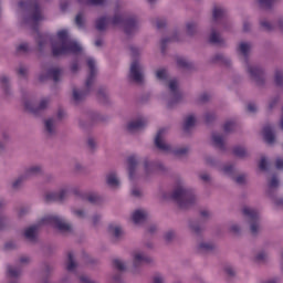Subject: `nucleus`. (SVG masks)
Wrapping results in <instances>:
<instances>
[{
  "mask_svg": "<svg viewBox=\"0 0 283 283\" xmlns=\"http://www.w3.org/2000/svg\"><path fill=\"white\" fill-rule=\"evenodd\" d=\"M40 227H53L54 229H59L61 233H70L72 232V224L65 222V220L56 214L44 216L38 224L31 226L24 230V237L30 242H34L36 240V235H39Z\"/></svg>",
  "mask_w": 283,
  "mask_h": 283,
  "instance_id": "nucleus-1",
  "label": "nucleus"
},
{
  "mask_svg": "<svg viewBox=\"0 0 283 283\" xmlns=\"http://www.w3.org/2000/svg\"><path fill=\"white\" fill-rule=\"evenodd\" d=\"M51 45L54 56L83 52V46L78 42L70 39V34L65 29L57 31L56 36L51 40Z\"/></svg>",
  "mask_w": 283,
  "mask_h": 283,
  "instance_id": "nucleus-2",
  "label": "nucleus"
},
{
  "mask_svg": "<svg viewBox=\"0 0 283 283\" xmlns=\"http://www.w3.org/2000/svg\"><path fill=\"white\" fill-rule=\"evenodd\" d=\"M239 52L242 56V62L244 67L251 78L256 85H262L264 83V69L260 65L249 61V53L251 52V43L241 42L239 44Z\"/></svg>",
  "mask_w": 283,
  "mask_h": 283,
  "instance_id": "nucleus-3",
  "label": "nucleus"
},
{
  "mask_svg": "<svg viewBox=\"0 0 283 283\" xmlns=\"http://www.w3.org/2000/svg\"><path fill=\"white\" fill-rule=\"evenodd\" d=\"M109 24L113 25L114 28L123 25L127 34H134V32H137L139 28L138 19L133 18V19L124 20L123 15L115 14L111 21L107 20V18L98 19L96 21V29L99 30V32H103V30H105V28H107V25Z\"/></svg>",
  "mask_w": 283,
  "mask_h": 283,
  "instance_id": "nucleus-4",
  "label": "nucleus"
},
{
  "mask_svg": "<svg viewBox=\"0 0 283 283\" xmlns=\"http://www.w3.org/2000/svg\"><path fill=\"white\" fill-rule=\"evenodd\" d=\"M156 78L158 82H160L163 85L168 87L170 97L175 103L177 101H180V85L178 84V80L176 78H169V74L167 73V70L165 69H158L156 71Z\"/></svg>",
  "mask_w": 283,
  "mask_h": 283,
  "instance_id": "nucleus-5",
  "label": "nucleus"
},
{
  "mask_svg": "<svg viewBox=\"0 0 283 283\" xmlns=\"http://www.w3.org/2000/svg\"><path fill=\"white\" fill-rule=\"evenodd\" d=\"M86 63L90 69V75L85 82V91H81L77 88L73 90V99L75 101V103H80V101H83V98H85V96H87V94H90V91L92 90V86L94 85V78L96 76V60L88 57Z\"/></svg>",
  "mask_w": 283,
  "mask_h": 283,
  "instance_id": "nucleus-6",
  "label": "nucleus"
},
{
  "mask_svg": "<svg viewBox=\"0 0 283 283\" xmlns=\"http://www.w3.org/2000/svg\"><path fill=\"white\" fill-rule=\"evenodd\" d=\"M165 136H167V129L163 128L159 129L156 137H155V146L157 149L160 151H164V154H175V156H185L189 151V148L187 147H181L178 149L171 148V145H169L165 140Z\"/></svg>",
  "mask_w": 283,
  "mask_h": 283,
  "instance_id": "nucleus-7",
  "label": "nucleus"
},
{
  "mask_svg": "<svg viewBox=\"0 0 283 283\" xmlns=\"http://www.w3.org/2000/svg\"><path fill=\"white\" fill-rule=\"evenodd\" d=\"M172 199L176 200L180 207H185V205L193 202L196 196H193V192L187 188L185 181H179L172 191Z\"/></svg>",
  "mask_w": 283,
  "mask_h": 283,
  "instance_id": "nucleus-8",
  "label": "nucleus"
},
{
  "mask_svg": "<svg viewBox=\"0 0 283 283\" xmlns=\"http://www.w3.org/2000/svg\"><path fill=\"white\" fill-rule=\"evenodd\" d=\"M242 213L247 222L250 224L251 233L253 235H255V233H260L262 227L260 226V212L258 209L245 206L242 208Z\"/></svg>",
  "mask_w": 283,
  "mask_h": 283,
  "instance_id": "nucleus-9",
  "label": "nucleus"
},
{
  "mask_svg": "<svg viewBox=\"0 0 283 283\" xmlns=\"http://www.w3.org/2000/svg\"><path fill=\"white\" fill-rule=\"evenodd\" d=\"M128 76L132 81H135V83H143V81H145V66H143L140 60H134L130 63Z\"/></svg>",
  "mask_w": 283,
  "mask_h": 283,
  "instance_id": "nucleus-10",
  "label": "nucleus"
},
{
  "mask_svg": "<svg viewBox=\"0 0 283 283\" xmlns=\"http://www.w3.org/2000/svg\"><path fill=\"white\" fill-rule=\"evenodd\" d=\"M24 107L28 112H32L33 114L43 112V109H48L50 107V98L43 97L40 99L38 105H34V102L28 99L24 102Z\"/></svg>",
  "mask_w": 283,
  "mask_h": 283,
  "instance_id": "nucleus-11",
  "label": "nucleus"
},
{
  "mask_svg": "<svg viewBox=\"0 0 283 283\" xmlns=\"http://www.w3.org/2000/svg\"><path fill=\"white\" fill-rule=\"evenodd\" d=\"M132 260L134 266H140V264H151V262H154V260L143 250L133 251Z\"/></svg>",
  "mask_w": 283,
  "mask_h": 283,
  "instance_id": "nucleus-12",
  "label": "nucleus"
},
{
  "mask_svg": "<svg viewBox=\"0 0 283 283\" xmlns=\"http://www.w3.org/2000/svg\"><path fill=\"white\" fill-rule=\"evenodd\" d=\"M127 165L129 180H136L140 176L138 172V158L136 156L128 157Z\"/></svg>",
  "mask_w": 283,
  "mask_h": 283,
  "instance_id": "nucleus-13",
  "label": "nucleus"
},
{
  "mask_svg": "<svg viewBox=\"0 0 283 283\" xmlns=\"http://www.w3.org/2000/svg\"><path fill=\"white\" fill-rule=\"evenodd\" d=\"M31 17L25 20V23L31 25V28H34L36 23L40 21H43V14L41 13V9H39L38 6H31L30 7Z\"/></svg>",
  "mask_w": 283,
  "mask_h": 283,
  "instance_id": "nucleus-14",
  "label": "nucleus"
},
{
  "mask_svg": "<svg viewBox=\"0 0 283 283\" xmlns=\"http://www.w3.org/2000/svg\"><path fill=\"white\" fill-rule=\"evenodd\" d=\"M259 25L261 30H264L265 32H271V30H275V28L283 30V19L277 20L276 23H271L266 18H261L259 20Z\"/></svg>",
  "mask_w": 283,
  "mask_h": 283,
  "instance_id": "nucleus-15",
  "label": "nucleus"
},
{
  "mask_svg": "<svg viewBox=\"0 0 283 283\" xmlns=\"http://www.w3.org/2000/svg\"><path fill=\"white\" fill-rule=\"evenodd\" d=\"M147 123H148L147 118L140 116L128 122L126 125V129L127 132H130V134H133V132H138V129H143V127H145Z\"/></svg>",
  "mask_w": 283,
  "mask_h": 283,
  "instance_id": "nucleus-16",
  "label": "nucleus"
},
{
  "mask_svg": "<svg viewBox=\"0 0 283 283\" xmlns=\"http://www.w3.org/2000/svg\"><path fill=\"white\" fill-rule=\"evenodd\" d=\"M156 169H163V165H158L156 161L145 160L142 176L149 178V176L156 172Z\"/></svg>",
  "mask_w": 283,
  "mask_h": 283,
  "instance_id": "nucleus-17",
  "label": "nucleus"
},
{
  "mask_svg": "<svg viewBox=\"0 0 283 283\" xmlns=\"http://www.w3.org/2000/svg\"><path fill=\"white\" fill-rule=\"evenodd\" d=\"M106 185L111 189H118L120 187V178L116 171H111L106 175Z\"/></svg>",
  "mask_w": 283,
  "mask_h": 283,
  "instance_id": "nucleus-18",
  "label": "nucleus"
},
{
  "mask_svg": "<svg viewBox=\"0 0 283 283\" xmlns=\"http://www.w3.org/2000/svg\"><path fill=\"white\" fill-rule=\"evenodd\" d=\"M213 249H216V243L213 241L201 240L197 244V251H199V253H209L213 251Z\"/></svg>",
  "mask_w": 283,
  "mask_h": 283,
  "instance_id": "nucleus-19",
  "label": "nucleus"
},
{
  "mask_svg": "<svg viewBox=\"0 0 283 283\" xmlns=\"http://www.w3.org/2000/svg\"><path fill=\"white\" fill-rule=\"evenodd\" d=\"M147 216H149V213L146 210H135L132 214V220L134 224H143V222L147 220Z\"/></svg>",
  "mask_w": 283,
  "mask_h": 283,
  "instance_id": "nucleus-20",
  "label": "nucleus"
},
{
  "mask_svg": "<svg viewBox=\"0 0 283 283\" xmlns=\"http://www.w3.org/2000/svg\"><path fill=\"white\" fill-rule=\"evenodd\" d=\"M67 187L62 188L59 192H48L46 200H63L67 196Z\"/></svg>",
  "mask_w": 283,
  "mask_h": 283,
  "instance_id": "nucleus-21",
  "label": "nucleus"
},
{
  "mask_svg": "<svg viewBox=\"0 0 283 283\" xmlns=\"http://www.w3.org/2000/svg\"><path fill=\"white\" fill-rule=\"evenodd\" d=\"M263 138L268 145H273V143H275V134H273V128L271 126H265L263 128Z\"/></svg>",
  "mask_w": 283,
  "mask_h": 283,
  "instance_id": "nucleus-22",
  "label": "nucleus"
},
{
  "mask_svg": "<svg viewBox=\"0 0 283 283\" xmlns=\"http://www.w3.org/2000/svg\"><path fill=\"white\" fill-rule=\"evenodd\" d=\"M43 168L39 165L31 166L27 168L24 171V178H32L34 176H39V174H42Z\"/></svg>",
  "mask_w": 283,
  "mask_h": 283,
  "instance_id": "nucleus-23",
  "label": "nucleus"
},
{
  "mask_svg": "<svg viewBox=\"0 0 283 283\" xmlns=\"http://www.w3.org/2000/svg\"><path fill=\"white\" fill-rule=\"evenodd\" d=\"M108 231L111 233V235H114L116 240H118L119 238H123V227L116 224V223H112L108 227Z\"/></svg>",
  "mask_w": 283,
  "mask_h": 283,
  "instance_id": "nucleus-24",
  "label": "nucleus"
},
{
  "mask_svg": "<svg viewBox=\"0 0 283 283\" xmlns=\"http://www.w3.org/2000/svg\"><path fill=\"white\" fill-rule=\"evenodd\" d=\"M45 132L49 136L56 134V122L53 118H49L44 122Z\"/></svg>",
  "mask_w": 283,
  "mask_h": 283,
  "instance_id": "nucleus-25",
  "label": "nucleus"
},
{
  "mask_svg": "<svg viewBox=\"0 0 283 283\" xmlns=\"http://www.w3.org/2000/svg\"><path fill=\"white\" fill-rule=\"evenodd\" d=\"M212 15L214 21H222V19L227 17V10H224L222 7H216L213 9Z\"/></svg>",
  "mask_w": 283,
  "mask_h": 283,
  "instance_id": "nucleus-26",
  "label": "nucleus"
},
{
  "mask_svg": "<svg viewBox=\"0 0 283 283\" xmlns=\"http://www.w3.org/2000/svg\"><path fill=\"white\" fill-rule=\"evenodd\" d=\"M196 32H198V22L196 21H189L186 23V33L189 36H193V34H196Z\"/></svg>",
  "mask_w": 283,
  "mask_h": 283,
  "instance_id": "nucleus-27",
  "label": "nucleus"
},
{
  "mask_svg": "<svg viewBox=\"0 0 283 283\" xmlns=\"http://www.w3.org/2000/svg\"><path fill=\"white\" fill-rule=\"evenodd\" d=\"M197 123L196 115H188L185 119L184 128L189 132L191 127H195Z\"/></svg>",
  "mask_w": 283,
  "mask_h": 283,
  "instance_id": "nucleus-28",
  "label": "nucleus"
},
{
  "mask_svg": "<svg viewBox=\"0 0 283 283\" xmlns=\"http://www.w3.org/2000/svg\"><path fill=\"white\" fill-rule=\"evenodd\" d=\"M212 143L214 147L222 148L224 146V137L222 135L216 133L212 135Z\"/></svg>",
  "mask_w": 283,
  "mask_h": 283,
  "instance_id": "nucleus-29",
  "label": "nucleus"
},
{
  "mask_svg": "<svg viewBox=\"0 0 283 283\" xmlns=\"http://www.w3.org/2000/svg\"><path fill=\"white\" fill-rule=\"evenodd\" d=\"M233 154L234 156H238V158H247V156H249V151H247V148L243 146H235Z\"/></svg>",
  "mask_w": 283,
  "mask_h": 283,
  "instance_id": "nucleus-30",
  "label": "nucleus"
},
{
  "mask_svg": "<svg viewBox=\"0 0 283 283\" xmlns=\"http://www.w3.org/2000/svg\"><path fill=\"white\" fill-rule=\"evenodd\" d=\"M7 274L9 277H19V275H21V269L14 265H9L7 268Z\"/></svg>",
  "mask_w": 283,
  "mask_h": 283,
  "instance_id": "nucleus-31",
  "label": "nucleus"
},
{
  "mask_svg": "<svg viewBox=\"0 0 283 283\" xmlns=\"http://www.w3.org/2000/svg\"><path fill=\"white\" fill-rule=\"evenodd\" d=\"M48 77L53 78V81H59L61 78V70L60 69H51L48 71Z\"/></svg>",
  "mask_w": 283,
  "mask_h": 283,
  "instance_id": "nucleus-32",
  "label": "nucleus"
},
{
  "mask_svg": "<svg viewBox=\"0 0 283 283\" xmlns=\"http://www.w3.org/2000/svg\"><path fill=\"white\" fill-rule=\"evenodd\" d=\"M66 269L67 271H74V269H76V262L74 261V254L72 252H70L67 255Z\"/></svg>",
  "mask_w": 283,
  "mask_h": 283,
  "instance_id": "nucleus-33",
  "label": "nucleus"
},
{
  "mask_svg": "<svg viewBox=\"0 0 283 283\" xmlns=\"http://www.w3.org/2000/svg\"><path fill=\"white\" fill-rule=\"evenodd\" d=\"M189 230H190L191 233H193L195 235H198L199 233L202 232V227H200V224L197 223V222H190V223H189Z\"/></svg>",
  "mask_w": 283,
  "mask_h": 283,
  "instance_id": "nucleus-34",
  "label": "nucleus"
},
{
  "mask_svg": "<svg viewBox=\"0 0 283 283\" xmlns=\"http://www.w3.org/2000/svg\"><path fill=\"white\" fill-rule=\"evenodd\" d=\"M113 264H114L115 269H117V271H125L127 269V263H125V261H123L120 259H115L113 261Z\"/></svg>",
  "mask_w": 283,
  "mask_h": 283,
  "instance_id": "nucleus-35",
  "label": "nucleus"
},
{
  "mask_svg": "<svg viewBox=\"0 0 283 283\" xmlns=\"http://www.w3.org/2000/svg\"><path fill=\"white\" fill-rule=\"evenodd\" d=\"M210 43H222V38L218 34V32L212 29L209 38Z\"/></svg>",
  "mask_w": 283,
  "mask_h": 283,
  "instance_id": "nucleus-36",
  "label": "nucleus"
},
{
  "mask_svg": "<svg viewBox=\"0 0 283 283\" xmlns=\"http://www.w3.org/2000/svg\"><path fill=\"white\" fill-rule=\"evenodd\" d=\"M233 166L231 165H224L221 167V172L224 175V176H230L232 177L233 176Z\"/></svg>",
  "mask_w": 283,
  "mask_h": 283,
  "instance_id": "nucleus-37",
  "label": "nucleus"
},
{
  "mask_svg": "<svg viewBox=\"0 0 283 283\" xmlns=\"http://www.w3.org/2000/svg\"><path fill=\"white\" fill-rule=\"evenodd\" d=\"M276 85H283V71H276L274 75Z\"/></svg>",
  "mask_w": 283,
  "mask_h": 283,
  "instance_id": "nucleus-38",
  "label": "nucleus"
},
{
  "mask_svg": "<svg viewBox=\"0 0 283 283\" xmlns=\"http://www.w3.org/2000/svg\"><path fill=\"white\" fill-rule=\"evenodd\" d=\"M82 3H86L87 6H103L105 3V0H80Z\"/></svg>",
  "mask_w": 283,
  "mask_h": 283,
  "instance_id": "nucleus-39",
  "label": "nucleus"
},
{
  "mask_svg": "<svg viewBox=\"0 0 283 283\" xmlns=\"http://www.w3.org/2000/svg\"><path fill=\"white\" fill-rule=\"evenodd\" d=\"M73 216H75L76 218H80L83 220V218H86L87 213L85 212V210L83 209H75L72 211Z\"/></svg>",
  "mask_w": 283,
  "mask_h": 283,
  "instance_id": "nucleus-40",
  "label": "nucleus"
},
{
  "mask_svg": "<svg viewBox=\"0 0 283 283\" xmlns=\"http://www.w3.org/2000/svg\"><path fill=\"white\" fill-rule=\"evenodd\" d=\"M234 182H237V185H244L247 184V175H239L237 177H232Z\"/></svg>",
  "mask_w": 283,
  "mask_h": 283,
  "instance_id": "nucleus-41",
  "label": "nucleus"
},
{
  "mask_svg": "<svg viewBox=\"0 0 283 283\" xmlns=\"http://www.w3.org/2000/svg\"><path fill=\"white\" fill-rule=\"evenodd\" d=\"M17 51L20 52L21 54H25V52H30V45L28 43H21L17 48Z\"/></svg>",
  "mask_w": 283,
  "mask_h": 283,
  "instance_id": "nucleus-42",
  "label": "nucleus"
},
{
  "mask_svg": "<svg viewBox=\"0 0 283 283\" xmlns=\"http://www.w3.org/2000/svg\"><path fill=\"white\" fill-rule=\"evenodd\" d=\"M153 283H165V275L160 273H155L153 275Z\"/></svg>",
  "mask_w": 283,
  "mask_h": 283,
  "instance_id": "nucleus-43",
  "label": "nucleus"
},
{
  "mask_svg": "<svg viewBox=\"0 0 283 283\" xmlns=\"http://www.w3.org/2000/svg\"><path fill=\"white\" fill-rule=\"evenodd\" d=\"M280 187V180H277V177H272L270 182H269V188L270 189H277Z\"/></svg>",
  "mask_w": 283,
  "mask_h": 283,
  "instance_id": "nucleus-44",
  "label": "nucleus"
},
{
  "mask_svg": "<svg viewBox=\"0 0 283 283\" xmlns=\"http://www.w3.org/2000/svg\"><path fill=\"white\" fill-rule=\"evenodd\" d=\"M266 258H269V253H266V252H259L255 255V261L256 262H264V260H266Z\"/></svg>",
  "mask_w": 283,
  "mask_h": 283,
  "instance_id": "nucleus-45",
  "label": "nucleus"
},
{
  "mask_svg": "<svg viewBox=\"0 0 283 283\" xmlns=\"http://www.w3.org/2000/svg\"><path fill=\"white\" fill-rule=\"evenodd\" d=\"M75 23L76 25H78L80 28H83L84 23H85V18H83L82 13H78L75 18Z\"/></svg>",
  "mask_w": 283,
  "mask_h": 283,
  "instance_id": "nucleus-46",
  "label": "nucleus"
},
{
  "mask_svg": "<svg viewBox=\"0 0 283 283\" xmlns=\"http://www.w3.org/2000/svg\"><path fill=\"white\" fill-rule=\"evenodd\" d=\"M234 127H235V124H233V122H227L223 125V129H224L226 134H229V132H233Z\"/></svg>",
  "mask_w": 283,
  "mask_h": 283,
  "instance_id": "nucleus-47",
  "label": "nucleus"
},
{
  "mask_svg": "<svg viewBox=\"0 0 283 283\" xmlns=\"http://www.w3.org/2000/svg\"><path fill=\"white\" fill-rule=\"evenodd\" d=\"M269 166V161L266 160V157H262L261 161L259 164V167L262 171H266V167Z\"/></svg>",
  "mask_w": 283,
  "mask_h": 283,
  "instance_id": "nucleus-48",
  "label": "nucleus"
},
{
  "mask_svg": "<svg viewBox=\"0 0 283 283\" xmlns=\"http://www.w3.org/2000/svg\"><path fill=\"white\" fill-rule=\"evenodd\" d=\"M130 193L134 196V198H140V196H143V190H140V188L134 187Z\"/></svg>",
  "mask_w": 283,
  "mask_h": 283,
  "instance_id": "nucleus-49",
  "label": "nucleus"
},
{
  "mask_svg": "<svg viewBox=\"0 0 283 283\" xmlns=\"http://www.w3.org/2000/svg\"><path fill=\"white\" fill-rule=\"evenodd\" d=\"M30 213V208L23 207L18 210L19 218H23V216H28Z\"/></svg>",
  "mask_w": 283,
  "mask_h": 283,
  "instance_id": "nucleus-50",
  "label": "nucleus"
},
{
  "mask_svg": "<svg viewBox=\"0 0 283 283\" xmlns=\"http://www.w3.org/2000/svg\"><path fill=\"white\" fill-rule=\"evenodd\" d=\"M275 169H277L279 171H283V158L282 157L276 158Z\"/></svg>",
  "mask_w": 283,
  "mask_h": 283,
  "instance_id": "nucleus-51",
  "label": "nucleus"
},
{
  "mask_svg": "<svg viewBox=\"0 0 283 283\" xmlns=\"http://www.w3.org/2000/svg\"><path fill=\"white\" fill-rule=\"evenodd\" d=\"M247 109L249 114H255V112H258V105H255L254 103H250L248 104Z\"/></svg>",
  "mask_w": 283,
  "mask_h": 283,
  "instance_id": "nucleus-52",
  "label": "nucleus"
},
{
  "mask_svg": "<svg viewBox=\"0 0 283 283\" xmlns=\"http://www.w3.org/2000/svg\"><path fill=\"white\" fill-rule=\"evenodd\" d=\"M172 238H176V233H174V231H168L164 235V240H166V242H171Z\"/></svg>",
  "mask_w": 283,
  "mask_h": 283,
  "instance_id": "nucleus-53",
  "label": "nucleus"
},
{
  "mask_svg": "<svg viewBox=\"0 0 283 283\" xmlns=\"http://www.w3.org/2000/svg\"><path fill=\"white\" fill-rule=\"evenodd\" d=\"M48 41H49V39H48V38H44V36H40V38L38 39V45H39L40 50H41L42 48H45V43H48Z\"/></svg>",
  "mask_w": 283,
  "mask_h": 283,
  "instance_id": "nucleus-54",
  "label": "nucleus"
},
{
  "mask_svg": "<svg viewBox=\"0 0 283 283\" xmlns=\"http://www.w3.org/2000/svg\"><path fill=\"white\" fill-rule=\"evenodd\" d=\"M87 200H88V202L96 203V202H98L99 198H98V195L91 193L87 196Z\"/></svg>",
  "mask_w": 283,
  "mask_h": 283,
  "instance_id": "nucleus-55",
  "label": "nucleus"
},
{
  "mask_svg": "<svg viewBox=\"0 0 283 283\" xmlns=\"http://www.w3.org/2000/svg\"><path fill=\"white\" fill-rule=\"evenodd\" d=\"M23 178H27L25 175L23 177H19L12 182V187L17 189L18 187H21V182H23Z\"/></svg>",
  "mask_w": 283,
  "mask_h": 283,
  "instance_id": "nucleus-56",
  "label": "nucleus"
},
{
  "mask_svg": "<svg viewBox=\"0 0 283 283\" xmlns=\"http://www.w3.org/2000/svg\"><path fill=\"white\" fill-rule=\"evenodd\" d=\"M230 231H231L232 233H240V226H239L238 223H232V224L230 226Z\"/></svg>",
  "mask_w": 283,
  "mask_h": 283,
  "instance_id": "nucleus-57",
  "label": "nucleus"
},
{
  "mask_svg": "<svg viewBox=\"0 0 283 283\" xmlns=\"http://www.w3.org/2000/svg\"><path fill=\"white\" fill-rule=\"evenodd\" d=\"M251 30V21L244 20L243 21V32H249Z\"/></svg>",
  "mask_w": 283,
  "mask_h": 283,
  "instance_id": "nucleus-58",
  "label": "nucleus"
},
{
  "mask_svg": "<svg viewBox=\"0 0 283 283\" xmlns=\"http://www.w3.org/2000/svg\"><path fill=\"white\" fill-rule=\"evenodd\" d=\"M18 74H20V76H25V74H28V67L25 66H20L18 69Z\"/></svg>",
  "mask_w": 283,
  "mask_h": 283,
  "instance_id": "nucleus-59",
  "label": "nucleus"
},
{
  "mask_svg": "<svg viewBox=\"0 0 283 283\" xmlns=\"http://www.w3.org/2000/svg\"><path fill=\"white\" fill-rule=\"evenodd\" d=\"M0 83H2V85H8L10 83V77L7 75L0 76Z\"/></svg>",
  "mask_w": 283,
  "mask_h": 283,
  "instance_id": "nucleus-60",
  "label": "nucleus"
},
{
  "mask_svg": "<svg viewBox=\"0 0 283 283\" xmlns=\"http://www.w3.org/2000/svg\"><path fill=\"white\" fill-rule=\"evenodd\" d=\"M216 118V113H207L206 114V120L207 123H211Z\"/></svg>",
  "mask_w": 283,
  "mask_h": 283,
  "instance_id": "nucleus-61",
  "label": "nucleus"
},
{
  "mask_svg": "<svg viewBox=\"0 0 283 283\" xmlns=\"http://www.w3.org/2000/svg\"><path fill=\"white\" fill-rule=\"evenodd\" d=\"M87 145L91 149H94L96 147V140H94V138H88Z\"/></svg>",
  "mask_w": 283,
  "mask_h": 283,
  "instance_id": "nucleus-62",
  "label": "nucleus"
},
{
  "mask_svg": "<svg viewBox=\"0 0 283 283\" xmlns=\"http://www.w3.org/2000/svg\"><path fill=\"white\" fill-rule=\"evenodd\" d=\"M101 214H95L93 216L92 222L93 224H98V222H101Z\"/></svg>",
  "mask_w": 283,
  "mask_h": 283,
  "instance_id": "nucleus-63",
  "label": "nucleus"
},
{
  "mask_svg": "<svg viewBox=\"0 0 283 283\" xmlns=\"http://www.w3.org/2000/svg\"><path fill=\"white\" fill-rule=\"evenodd\" d=\"M81 282L83 283H96L95 281L90 280L87 276H81Z\"/></svg>",
  "mask_w": 283,
  "mask_h": 283,
  "instance_id": "nucleus-64",
  "label": "nucleus"
}]
</instances>
